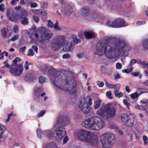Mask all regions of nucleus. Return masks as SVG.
<instances>
[{
  "label": "nucleus",
  "instance_id": "69168bd1",
  "mask_svg": "<svg viewBox=\"0 0 148 148\" xmlns=\"http://www.w3.org/2000/svg\"><path fill=\"white\" fill-rule=\"evenodd\" d=\"M4 5L3 3H1L0 5V11L2 12L4 10Z\"/></svg>",
  "mask_w": 148,
  "mask_h": 148
},
{
  "label": "nucleus",
  "instance_id": "aec40b11",
  "mask_svg": "<svg viewBox=\"0 0 148 148\" xmlns=\"http://www.w3.org/2000/svg\"><path fill=\"white\" fill-rule=\"evenodd\" d=\"M73 49V45L72 43L68 42L65 44L63 47V50L65 51H72Z\"/></svg>",
  "mask_w": 148,
  "mask_h": 148
},
{
  "label": "nucleus",
  "instance_id": "774afa93",
  "mask_svg": "<svg viewBox=\"0 0 148 148\" xmlns=\"http://www.w3.org/2000/svg\"><path fill=\"white\" fill-rule=\"evenodd\" d=\"M143 110H145V113L148 115V108L147 106H144L143 108Z\"/></svg>",
  "mask_w": 148,
  "mask_h": 148
},
{
  "label": "nucleus",
  "instance_id": "6ab92c4d",
  "mask_svg": "<svg viewBox=\"0 0 148 148\" xmlns=\"http://www.w3.org/2000/svg\"><path fill=\"white\" fill-rule=\"evenodd\" d=\"M136 123L135 119L131 114H130L129 118L125 125L127 126L131 127L135 124Z\"/></svg>",
  "mask_w": 148,
  "mask_h": 148
},
{
  "label": "nucleus",
  "instance_id": "a878e982",
  "mask_svg": "<svg viewBox=\"0 0 148 148\" xmlns=\"http://www.w3.org/2000/svg\"><path fill=\"white\" fill-rule=\"evenodd\" d=\"M130 114L127 115L124 114L121 116V119L122 123L124 124L127 122V120L129 118Z\"/></svg>",
  "mask_w": 148,
  "mask_h": 148
},
{
  "label": "nucleus",
  "instance_id": "49530a36",
  "mask_svg": "<svg viewBox=\"0 0 148 148\" xmlns=\"http://www.w3.org/2000/svg\"><path fill=\"white\" fill-rule=\"evenodd\" d=\"M46 111L44 110H42L40 111V112L37 114V117L38 118L42 116L45 113Z\"/></svg>",
  "mask_w": 148,
  "mask_h": 148
},
{
  "label": "nucleus",
  "instance_id": "412c9836",
  "mask_svg": "<svg viewBox=\"0 0 148 148\" xmlns=\"http://www.w3.org/2000/svg\"><path fill=\"white\" fill-rule=\"evenodd\" d=\"M121 6L118 5L116 3H113L110 6V10L112 12H120L121 11L120 8Z\"/></svg>",
  "mask_w": 148,
  "mask_h": 148
},
{
  "label": "nucleus",
  "instance_id": "c756f323",
  "mask_svg": "<svg viewBox=\"0 0 148 148\" xmlns=\"http://www.w3.org/2000/svg\"><path fill=\"white\" fill-rule=\"evenodd\" d=\"M5 127L3 125L0 124V138H2L3 132L5 131Z\"/></svg>",
  "mask_w": 148,
  "mask_h": 148
},
{
  "label": "nucleus",
  "instance_id": "423d86ee",
  "mask_svg": "<svg viewBox=\"0 0 148 148\" xmlns=\"http://www.w3.org/2000/svg\"><path fill=\"white\" fill-rule=\"evenodd\" d=\"M114 139V136L111 134L105 133L100 137V140L103 147L109 148L111 145L112 141Z\"/></svg>",
  "mask_w": 148,
  "mask_h": 148
},
{
  "label": "nucleus",
  "instance_id": "4468645a",
  "mask_svg": "<svg viewBox=\"0 0 148 148\" xmlns=\"http://www.w3.org/2000/svg\"><path fill=\"white\" fill-rule=\"evenodd\" d=\"M6 15L9 20L14 21L16 19V17L14 10L11 8L8 10L6 12Z\"/></svg>",
  "mask_w": 148,
  "mask_h": 148
},
{
  "label": "nucleus",
  "instance_id": "a19ab883",
  "mask_svg": "<svg viewBox=\"0 0 148 148\" xmlns=\"http://www.w3.org/2000/svg\"><path fill=\"white\" fill-rule=\"evenodd\" d=\"M21 23L23 25H27L28 23V20L27 18H25L21 21Z\"/></svg>",
  "mask_w": 148,
  "mask_h": 148
},
{
  "label": "nucleus",
  "instance_id": "7ed1b4c3",
  "mask_svg": "<svg viewBox=\"0 0 148 148\" xmlns=\"http://www.w3.org/2000/svg\"><path fill=\"white\" fill-rule=\"evenodd\" d=\"M82 125L84 127L92 130L99 131L106 125L105 121L100 118L92 116L82 122Z\"/></svg>",
  "mask_w": 148,
  "mask_h": 148
},
{
  "label": "nucleus",
  "instance_id": "f257e3e1",
  "mask_svg": "<svg viewBox=\"0 0 148 148\" xmlns=\"http://www.w3.org/2000/svg\"><path fill=\"white\" fill-rule=\"evenodd\" d=\"M130 46L120 37L106 36L98 42L94 53L101 56L105 54L110 59L116 58L129 51Z\"/></svg>",
  "mask_w": 148,
  "mask_h": 148
},
{
  "label": "nucleus",
  "instance_id": "37998d69",
  "mask_svg": "<svg viewBox=\"0 0 148 148\" xmlns=\"http://www.w3.org/2000/svg\"><path fill=\"white\" fill-rule=\"evenodd\" d=\"M146 23V21H136V24L138 26L140 25H143L145 24Z\"/></svg>",
  "mask_w": 148,
  "mask_h": 148
},
{
  "label": "nucleus",
  "instance_id": "4be33fe9",
  "mask_svg": "<svg viewBox=\"0 0 148 148\" xmlns=\"http://www.w3.org/2000/svg\"><path fill=\"white\" fill-rule=\"evenodd\" d=\"M51 47L53 50L56 51L59 49L61 47L53 40L51 44Z\"/></svg>",
  "mask_w": 148,
  "mask_h": 148
},
{
  "label": "nucleus",
  "instance_id": "c9c22d12",
  "mask_svg": "<svg viewBox=\"0 0 148 148\" xmlns=\"http://www.w3.org/2000/svg\"><path fill=\"white\" fill-rule=\"evenodd\" d=\"M137 91L134 93L130 95V96L133 99H135L137 98L139 95L140 94H138Z\"/></svg>",
  "mask_w": 148,
  "mask_h": 148
},
{
  "label": "nucleus",
  "instance_id": "5701e85b",
  "mask_svg": "<svg viewBox=\"0 0 148 148\" xmlns=\"http://www.w3.org/2000/svg\"><path fill=\"white\" fill-rule=\"evenodd\" d=\"M105 84L107 87L110 88L119 89L120 86V85L119 84H109L107 81L105 82Z\"/></svg>",
  "mask_w": 148,
  "mask_h": 148
},
{
  "label": "nucleus",
  "instance_id": "f704fd0d",
  "mask_svg": "<svg viewBox=\"0 0 148 148\" xmlns=\"http://www.w3.org/2000/svg\"><path fill=\"white\" fill-rule=\"evenodd\" d=\"M47 67L48 66L47 64H44L41 66L40 69L42 72H44L47 70L48 69Z\"/></svg>",
  "mask_w": 148,
  "mask_h": 148
},
{
  "label": "nucleus",
  "instance_id": "f8f14e48",
  "mask_svg": "<svg viewBox=\"0 0 148 148\" xmlns=\"http://www.w3.org/2000/svg\"><path fill=\"white\" fill-rule=\"evenodd\" d=\"M114 24L113 26L114 27H125L128 25V24L125 23L124 19L119 18L114 20Z\"/></svg>",
  "mask_w": 148,
  "mask_h": 148
},
{
  "label": "nucleus",
  "instance_id": "de8ad7c7",
  "mask_svg": "<svg viewBox=\"0 0 148 148\" xmlns=\"http://www.w3.org/2000/svg\"><path fill=\"white\" fill-rule=\"evenodd\" d=\"M136 60L135 59H133L131 60L130 62V63L129 64L128 66L130 67H132V65L136 63Z\"/></svg>",
  "mask_w": 148,
  "mask_h": 148
},
{
  "label": "nucleus",
  "instance_id": "4c0bfd02",
  "mask_svg": "<svg viewBox=\"0 0 148 148\" xmlns=\"http://www.w3.org/2000/svg\"><path fill=\"white\" fill-rule=\"evenodd\" d=\"M130 68L129 69H124L122 70V72L123 73H129L132 71V67H130Z\"/></svg>",
  "mask_w": 148,
  "mask_h": 148
},
{
  "label": "nucleus",
  "instance_id": "f03ea898",
  "mask_svg": "<svg viewBox=\"0 0 148 148\" xmlns=\"http://www.w3.org/2000/svg\"><path fill=\"white\" fill-rule=\"evenodd\" d=\"M58 72L52 67L48 70V75L55 86L58 88L65 91H69L72 95H75L76 92V81L73 77L72 72H68L63 82L58 74Z\"/></svg>",
  "mask_w": 148,
  "mask_h": 148
},
{
  "label": "nucleus",
  "instance_id": "58836bf2",
  "mask_svg": "<svg viewBox=\"0 0 148 148\" xmlns=\"http://www.w3.org/2000/svg\"><path fill=\"white\" fill-rule=\"evenodd\" d=\"M53 133L51 131H48L47 132L46 136L49 139L52 138L53 137Z\"/></svg>",
  "mask_w": 148,
  "mask_h": 148
},
{
  "label": "nucleus",
  "instance_id": "4d7b16f0",
  "mask_svg": "<svg viewBox=\"0 0 148 148\" xmlns=\"http://www.w3.org/2000/svg\"><path fill=\"white\" fill-rule=\"evenodd\" d=\"M19 30V28L16 25H15L13 27V30L15 33H17Z\"/></svg>",
  "mask_w": 148,
  "mask_h": 148
},
{
  "label": "nucleus",
  "instance_id": "7c9ffc66",
  "mask_svg": "<svg viewBox=\"0 0 148 148\" xmlns=\"http://www.w3.org/2000/svg\"><path fill=\"white\" fill-rule=\"evenodd\" d=\"M7 31L6 29L5 28L2 29L1 31V35L2 37L5 38L6 36Z\"/></svg>",
  "mask_w": 148,
  "mask_h": 148
},
{
  "label": "nucleus",
  "instance_id": "c85d7f7f",
  "mask_svg": "<svg viewBox=\"0 0 148 148\" xmlns=\"http://www.w3.org/2000/svg\"><path fill=\"white\" fill-rule=\"evenodd\" d=\"M45 148H58L55 143H51L48 144Z\"/></svg>",
  "mask_w": 148,
  "mask_h": 148
},
{
  "label": "nucleus",
  "instance_id": "338daca9",
  "mask_svg": "<svg viewBox=\"0 0 148 148\" xmlns=\"http://www.w3.org/2000/svg\"><path fill=\"white\" fill-rule=\"evenodd\" d=\"M77 56L79 58H83L84 56V55L83 53H79L77 54Z\"/></svg>",
  "mask_w": 148,
  "mask_h": 148
},
{
  "label": "nucleus",
  "instance_id": "5fc2aeb1",
  "mask_svg": "<svg viewBox=\"0 0 148 148\" xmlns=\"http://www.w3.org/2000/svg\"><path fill=\"white\" fill-rule=\"evenodd\" d=\"M143 140L144 144L145 145H146L148 143V139L147 137L145 136H144L143 137Z\"/></svg>",
  "mask_w": 148,
  "mask_h": 148
},
{
  "label": "nucleus",
  "instance_id": "6e6552de",
  "mask_svg": "<svg viewBox=\"0 0 148 148\" xmlns=\"http://www.w3.org/2000/svg\"><path fill=\"white\" fill-rule=\"evenodd\" d=\"M23 69L22 65L19 64L17 66L11 67L10 68V71L13 75L19 76L22 73Z\"/></svg>",
  "mask_w": 148,
  "mask_h": 148
},
{
  "label": "nucleus",
  "instance_id": "393cba45",
  "mask_svg": "<svg viewBox=\"0 0 148 148\" xmlns=\"http://www.w3.org/2000/svg\"><path fill=\"white\" fill-rule=\"evenodd\" d=\"M84 35L87 38H92L95 37V34L93 32H85Z\"/></svg>",
  "mask_w": 148,
  "mask_h": 148
},
{
  "label": "nucleus",
  "instance_id": "ddd939ff",
  "mask_svg": "<svg viewBox=\"0 0 148 148\" xmlns=\"http://www.w3.org/2000/svg\"><path fill=\"white\" fill-rule=\"evenodd\" d=\"M62 12L67 16H69L73 11L72 6L71 5L65 3L61 10Z\"/></svg>",
  "mask_w": 148,
  "mask_h": 148
},
{
  "label": "nucleus",
  "instance_id": "ea45409f",
  "mask_svg": "<svg viewBox=\"0 0 148 148\" xmlns=\"http://www.w3.org/2000/svg\"><path fill=\"white\" fill-rule=\"evenodd\" d=\"M46 78L43 76H41L39 78V82L40 83H43L45 82Z\"/></svg>",
  "mask_w": 148,
  "mask_h": 148
},
{
  "label": "nucleus",
  "instance_id": "1a4fd4ad",
  "mask_svg": "<svg viewBox=\"0 0 148 148\" xmlns=\"http://www.w3.org/2000/svg\"><path fill=\"white\" fill-rule=\"evenodd\" d=\"M69 123V118L65 115H60L58 116L56 121V125L59 127H63Z\"/></svg>",
  "mask_w": 148,
  "mask_h": 148
},
{
  "label": "nucleus",
  "instance_id": "473e14b6",
  "mask_svg": "<svg viewBox=\"0 0 148 148\" xmlns=\"http://www.w3.org/2000/svg\"><path fill=\"white\" fill-rule=\"evenodd\" d=\"M54 29L57 31H60L62 29V28L61 27L58 26V23L57 21L53 26Z\"/></svg>",
  "mask_w": 148,
  "mask_h": 148
},
{
  "label": "nucleus",
  "instance_id": "13d9d810",
  "mask_svg": "<svg viewBox=\"0 0 148 148\" xmlns=\"http://www.w3.org/2000/svg\"><path fill=\"white\" fill-rule=\"evenodd\" d=\"M18 38V35H16L13 36L11 39H10V40L12 41H14L16 40H17Z\"/></svg>",
  "mask_w": 148,
  "mask_h": 148
},
{
  "label": "nucleus",
  "instance_id": "2eb2a0df",
  "mask_svg": "<svg viewBox=\"0 0 148 148\" xmlns=\"http://www.w3.org/2000/svg\"><path fill=\"white\" fill-rule=\"evenodd\" d=\"M61 47L66 42V37L64 36H56L53 40Z\"/></svg>",
  "mask_w": 148,
  "mask_h": 148
},
{
  "label": "nucleus",
  "instance_id": "603ef678",
  "mask_svg": "<svg viewBox=\"0 0 148 148\" xmlns=\"http://www.w3.org/2000/svg\"><path fill=\"white\" fill-rule=\"evenodd\" d=\"M144 106H139L138 105H137L135 106V108L137 110H143V108Z\"/></svg>",
  "mask_w": 148,
  "mask_h": 148
},
{
  "label": "nucleus",
  "instance_id": "6e6d98bb",
  "mask_svg": "<svg viewBox=\"0 0 148 148\" xmlns=\"http://www.w3.org/2000/svg\"><path fill=\"white\" fill-rule=\"evenodd\" d=\"M21 60L19 58L16 57L14 60L13 63L14 64H16L18 62L20 61Z\"/></svg>",
  "mask_w": 148,
  "mask_h": 148
},
{
  "label": "nucleus",
  "instance_id": "c03bdc74",
  "mask_svg": "<svg viewBox=\"0 0 148 148\" xmlns=\"http://www.w3.org/2000/svg\"><path fill=\"white\" fill-rule=\"evenodd\" d=\"M31 64L30 62H29L28 61H26L25 62V64L24 65L25 69L26 70H27L29 69L28 66Z\"/></svg>",
  "mask_w": 148,
  "mask_h": 148
},
{
  "label": "nucleus",
  "instance_id": "052dcab7",
  "mask_svg": "<svg viewBox=\"0 0 148 148\" xmlns=\"http://www.w3.org/2000/svg\"><path fill=\"white\" fill-rule=\"evenodd\" d=\"M33 18L34 21L36 23H38L39 21L38 17L36 16L35 15L33 16Z\"/></svg>",
  "mask_w": 148,
  "mask_h": 148
},
{
  "label": "nucleus",
  "instance_id": "cd10ccee",
  "mask_svg": "<svg viewBox=\"0 0 148 148\" xmlns=\"http://www.w3.org/2000/svg\"><path fill=\"white\" fill-rule=\"evenodd\" d=\"M120 8L121 11L120 12L123 13L125 14H130V11L128 10L125 9L123 6L120 7Z\"/></svg>",
  "mask_w": 148,
  "mask_h": 148
},
{
  "label": "nucleus",
  "instance_id": "79ce46f5",
  "mask_svg": "<svg viewBox=\"0 0 148 148\" xmlns=\"http://www.w3.org/2000/svg\"><path fill=\"white\" fill-rule=\"evenodd\" d=\"M139 90L141 92V93L139 94L140 95L143 93L148 92V89L146 88H140L137 90V91H139Z\"/></svg>",
  "mask_w": 148,
  "mask_h": 148
},
{
  "label": "nucleus",
  "instance_id": "09e8293b",
  "mask_svg": "<svg viewBox=\"0 0 148 148\" xmlns=\"http://www.w3.org/2000/svg\"><path fill=\"white\" fill-rule=\"evenodd\" d=\"M106 96L110 99H112V96L111 92L109 91L107 92L106 93Z\"/></svg>",
  "mask_w": 148,
  "mask_h": 148
},
{
  "label": "nucleus",
  "instance_id": "20e7f679",
  "mask_svg": "<svg viewBox=\"0 0 148 148\" xmlns=\"http://www.w3.org/2000/svg\"><path fill=\"white\" fill-rule=\"evenodd\" d=\"M109 103L103 109L100 108L97 112V114L101 116H104L107 120L112 119L115 115L116 105L115 103Z\"/></svg>",
  "mask_w": 148,
  "mask_h": 148
},
{
  "label": "nucleus",
  "instance_id": "bf43d9fd",
  "mask_svg": "<svg viewBox=\"0 0 148 148\" xmlns=\"http://www.w3.org/2000/svg\"><path fill=\"white\" fill-rule=\"evenodd\" d=\"M122 64L119 62L117 63L116 64V68L118 69H120L122 67Z\"/></svg>",
  "mask_w": 148,
  "mask_h": 148
},
{
  "label": "nucleus",
  "instance_id": "2f4dec72",
  "mask_svg": "<svg viewBox=\"0 0 148 148\" xmlns=\"http://www.w3.org/2000/svg\"><path fill=\"white\" fill-rule=\"evenodd\" d=\"M114 94L116 97L117 98H120L122 97L123 95L122 92H119L116 90L114 91Z\"/></svg>",
  "mask_w": 148,
  "mask_h": 148
},
{
  "label": "nucleus",
  "instance_id": "b1692460",
  "mask_svg": "<svg viewBox=\"0 0 148 148\" xmlns=\"http://www.w3.org/2000/svg\"><path fill=\"white\" fill-rule=\"evenodd\" d=\"M42 88L40 87H35L34 89L33 93L35 97H36L37 98L39 97L40 92L42 90Z\"/></svg>",
  "mask_w": 148,
  "mask_h": 148
},
{
  "label": "nucleus",
  "instance_id": "e2e57ef3",
  "mask_svg": "<svg viewBox=\"0 0 148 148\" xmlns=\"http://www.w3.org/2000/svg\"><path fill=\"white\" fill-rule=\"evenodd\" d=\"M101 102H95L94 108L95 109L98 108L100 106Z\"/></svg>",
  "mask_w": 148,
  "mask_h": 148
},
{
  "label": "nucleus",
  "instance_id": "bb28decb",
  "mask_svg": "<svg viewBox=\"0 0 148 148\" xmlns=\"http://www.w3.org/2000/svg\"><path fill=\"white\" fill-rule=\"evenodd\" d=\"M32 12L36 14L41 15L43 12H46L45 11L41 10L33 9Z\"/></svg>",
  "mask_w": 148,
  "mask_h": 148
},
{
  "label": "nucleus",
  "instance_id": "0e129e2a",
  "mask_svg": "<svg viewBox=\"0 0 148 148\" xmlns=\"http://www.w3.org/2000/svg\"><path fill=\"white\" fill-rule=\"evenodd\" d=\"M62 58H70V55L68 53H66L62 56Z\"/></svg>",
  "mask_w": 148,
  "mask_h": 148
},
{
  "label": "nucleus",
  "instance_id": "39448f33",
  "mask_svg": "<svg viewBox=\"0 0 148 148\" xmlns=\"http://www.w3.org/2000/svg\"><path fill=\"white\" fill-rule=\"evenodd\" d=\"M37 32L41 34L39 39L41 43H43L44 41L49 40L51 38L53 35L52 33H48L47 32V29L44 27H40L37 30ZM30 37L34 40L38 41L39 40L38 35L37 33H35L31 35Z\"/></svg>",
  "mask_w": 148,
  "mask_h": 148
},
{
  "label": "nucleus",
  "instance_id": "864d4df0",
  "mask_svg": "<svg viewBox=\"0 0 148 148\" xmlns=\"http://www.w3.org/2000/svg\"><path fill=\"white\" fill-rule=\"evenodd\" d=\"M19 0H11L10 2V3L12 5H16L17 4V2H18Z\"/></svg>",
  "mask_w": 148,
  "mask_h": 148
},
{
  "label": "nucleus",
  "instance_id": "0eeeda50",
  "mask_svg": "<svg viewBox=\"0 0 148 148\" xmlns=\"http://www.w3.org/2000/svg\"><path fill=\"white\" fill-rule=\"evenodd\" d=\"M66 134V131L63 127H57L53 132L54 137L57 139H61Z\"/></svg>",
  "mask_w": 148,
  "mask_h": 148
},
{
  "label": "nucleus",
  "instance_id": "dca6fc26",
  "mask_svg": "<svg viewBox=\"0 0 148 148\" xmlns=\"http://www.w3.org/2000/svg\"><path fill=\"white\" fill-rule=\"evenodd\" d=\"M92 19L100 23L103 22V20L105 17L101 14H100L98 12L94 13L92 15Z\"/></svg>",
  "mask_w": 148,
  "mask_h": 148
},
{
  "label": "nucleus",
  "instance_id": "9d476101",
  "mask_svg": "<svg viewBox=\"0 0 148 148\" xmlns=\"http://www.w3.org/2000/svg\"><path fill=\"white\" fill-rule=\"evenodd\" d=\"M90 133L86 130L80 129L76 134L78 138L82 141H86L88 138L89 137Z\"/></svg>",
  "mask_w": 148,
  "mask_h": 148
},
{
  "label": "nucleus",
  "instance_id": "a211bd4d",
  "mask_svg": "<svg viewBox=\"0 0 148 148\" xmlns=\"http://www.w3.org/2000/svg\"><path fill=\"white\" fill-rule=\"evenodd\" d=\"M97 136L90 134L89 137L88 138L86 142H88L92 145H94L97 143Z\"/></svg>",
  "mask_w": 148,
  "mask_h": 148
},
{
  "label": "nucleus",
  "instance_id": "f3484780",
  "mask_svg": "<svg viewBox=\"0 0 148 148\" xmlns=\"http://www.w3.org/2000/svg\"><path fill=\"white\" fill-rule=\"evenodd\" d=\"M89 8L88 7H84L79 10V14L83 17L87 16L89 14Z\"/></svg>",
  "mask_w": 148,
  "mask_h": 148
},
{
  "label": "nucleus",
  "instance_id": "9b49d317",
  "mask_svg": "<svg viewBox=\"0 0 148 148\" xmlns=\"http://www.w3.org/2000/svg\"><path fill=\"white\" fill-rule=\"evenodd\" d=\"M92 102H79L78 107L82 110L83 113L87 114L89 112V106L92 104Z\"/></svg>",
  "mask_w": 148,
  "mask_h": 148
},
{
  "label": "nucleus",
  "instance_id": "680f3d73",
  "mask_svg": "<svg viewBox=\"0 0 148 148\" xmlns=\"http://www.w3.org/2000/svg\"><path fill=\"white\" fill-rule=\"evenodd\" d=\"M29 53L27 54V55L29 56H33L34 55V53L33 52V50L32 49H30L29 51Z\"/></svg>",
  "mask_w": 148,
  "mask_h": 148
},
{
  "label": "nucleus",
  "instance_id": "3c124183",
  "mask_svg": "<svg viewBox=\"0 0 148 148\" xmlns=\"http://www.w3.org/2000/svg\"><path fill=\"white\" fill-rule=\"evenodd\" d=\"M13 116H16V114H13V112H12L10 114H8V117L7 118V119L5 120V121L6 122H8L9 120L10 119V117H11V116H13Z\"/></svg>",
  "mask_w": 148,
  "mask_h": 148
},
{
  "label": "nucleus",
  "instance_id": "72a5a7b5",
  "mask_svg": "<svg viewBox=\"0 0 148 148\" xmlns=\"http://www.w3.org/2000/svg\"><path fill=\"white\" fill-rule=\"evenodd\" d=\"M114 21L112 22L110 20H108L106 22V25L108 26L111 27H114L113 26L114 25Z\"/></svg>",
  "mask_w": 148,
  "mask_h": 148
},
{
  "label": "nucleus",
  "instance_id": "e433bc0d",
  "mask_svg": "<svg viewBox=\"0 0 148 148\" xmlns=\"http://www.w3.org/2000/svg\"><path fill=\"white\" fill-rule=\"evenodd\" d=\"M72 38L73 39V41L74 43H78L79 42H81L80 39L77 38L75 35H73L72 36Z\"/></svg>",
  "mask_w": 148,
  "mask_h": 148
},
{
  "label": "nucleus",
  "instance_id": "8fccbe9b",
  "mask_svg": "<svg viewBox=\"0 0 148 148\" xmlns=\"http://www.w3.org/2000/svg\"><path fill=\"white\" fill-rule=\"evenodd\" d=\"M47 26L49 27L52 28L53 26V23L50 20H48V21Z\"/></svg>",
  "mask_w": 148,
  "mask_h": 148
},
{
  "label": "nucleus",
  "instance_id": "a18cd8bd",
  "mask_svg": "<svg viewBox=\"0 0 148 148\" xmlns=\"http://www.w3.org/2000/svg\"><path fill=\"white\" fill-rule=\"evenodd\" d=\"M36 133L38 137L39 138H40L42 137V133L41 130L38 128L37 130Z\"/></svg>",
  "mask_w": 148,
  "mask_h": 148
}]
</instances>
